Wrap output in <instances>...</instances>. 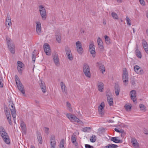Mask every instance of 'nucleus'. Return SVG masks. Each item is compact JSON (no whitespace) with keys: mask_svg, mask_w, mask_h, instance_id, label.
I'll return each mask as SVG.
<instances>
[{"mask_svg":"<svg viewBox=\"0 0 148 148\" xmlns=\"http://www.w3.org/2000/svg\"><path fill=\"white\" fill-rule=\"evenodd\" d=\"M0 134L4 142L8 144H10V141L8 134L2 126L0 127Z\"/></svg>","mask_w":148,"mask_h":148,"instance_id":"f257e3e1","label":"nucleus"},{"mask_svg":"<svg viewBox=\"0 0 148 148\" xmlns=\"http://www.w3.org/2000/svg\"><path fill=\"white\" fill-rule=\"evenodd\" d=\"M6 40L7 45L9 49L12 53L14 54L15 53V45L12 42V39L8 36H6Z\"/></svg>","mask_w":148,"mask_h":148,"instance_id":"f03ea898","label":"nucleus"},{"mask_svg":"<svg viewBox=\"0 0 148 148\" xmlns=\"http://www.w3.org/2000/svg\"><path fill=\"white\" fill-rule=\"evenodd\" d=\"M38 10L42 19L43 21L45 20L47 17V14L44 6L42 5H40L38 7Z\"/></svg>","mask_w":148,"mask_h":148,"instance_id":"7ed1b4c3","label":"nucleus"},{"mask_svg":"<svg viewBox=\"0 0 148 148\" xmlns=\"http://www.w3.org/2000/svg\"><path fill=\"white\" fill-rule=\"evenodd\" d=\"M83 71L85 75L87 77L90 78L91 74L90 72V68L87 64H84L83 67Z\"/></svg>","mask_w":148,"mask_h":148,"instance_id":"20e7f679","label":"nucleus"},{"mask_svg":"<svg viewBox=\"0 0 148 148\" xmlns=\"http://www.w3.org/2000/svg\"><path fill=\"white\" fill-rule=\"evenodd\" d=\"M66 116L71 122H75L77 123H79L81 122L80 120L77 118L76 116L72 114H67Z\"/></svg>","mask_w":148,"mask_h":148,"instance_id":"39448f33","label":"nucleus"},{"mask_svg":"<svg viewBox=\"0 0 148 148\" xmlns=\"http://www.w3.org/2000/svg\"><path fill=\"white\" fill-rule=\"evenodd\" d=\"M122 77L123 82L125 83V85H127L128 83V76L127 71L126 69L123 71Z\"/></svg>","mask_w":148,"mask_h":148,"instance_id":"423d86ee","label":"nucleus"},{"mask_svg":"<svg viewBox=\"0 0 148 148\" xmlns=\"http://www.w3.org/2000/svg\"><path fill=\"white\" fill-rule=\"evenodd\" d=\"M10 103L9 105V107L11 111L12 116L14 118H15L16 112L14 105L12 101H10Z\"/></svg>","mask_w":148,"mask_h":148,"instance_id":"0eeeda50","label":"nucleus"},{"mask_svg":"<svg viewBox=\"0 0 148 148\" xmlns=\"http://www.w3.org/2000/svg\"><path fill=\"white\" fill-rule=\"evenodd\" d=\"M105 107V103L103 102H102L100 105L98 107V111L99 114L102 116L104 114V107Z\"/></svg>","mask_w":148,"mask_h":148,"instance_id":"6e6552de","label":"nucleus"},{"mask_svg":"<svg viewBox=\"0 0 148 148\" xmlns=\"http://www.w3.org/2000/svg\"><path fill=\"white\" fill-rule=\"evenodd\" d=\"M44 49L46 54L48 56H49L51 54V51L49 45L46 44H45L43 46Z\"/></svg>","mask_w":148,"mask_h":148,"instance_id":"1a4fd4ad","label":"nucleus"},{"mask_svg":"<svg viewBox=\"0 0 148 148\" xmlns=\"http://www.w3.org/2000/svg\"><path fill=\"white\" fill-rule=\"evenodd\" d=\"M53 57L55 64L57 66H59L60 65L59 60L57 53H55L53 54Z\"/></svg>","mask_w":148,"mask_h":148,"instance_id":"9d476101","label":"nucleus"},{"mask_svg":"<svg viewBox=\"0 0 148 148\" xmlns=\"http://www.w3.org/2000/svg\"><path fill=\"white\" fill-rule=\"evenodd\" d=\"M50 140L51 148H56V142L55 140V136L54 135L51 136Z\"/></svg>","mask_w":148,"mask_h":148,"instance_id":"9b49d317","label":"nucleus"},{"mask_svg":"<svg viewBox=\"0 0 148 148\" xmlns=\"http://www.w3.org/2000/svg\"><path fill=\"white\" fill-rule=\"evenodd\" d=\"M130 97L132 100L134 102L136 101V92L135 90H133L130 92Z\"/></svg>","mask_w":148,"mask_h":148,"instance_id":"f8f14e48","label":"nucleus"},{"mask_svg":"<svg viewBox=\"0 0 148 148\" xmlns=\"http://www.w3.org/2000/svg\"><path fill=\"white\" fill-rule=\"evenodd\" d=\"M16 85L19 90L21 92L24 96H26L24 87L21 82L18 83V84H16Z\"/></svg>","mask_w":148,"mask_h":148,"instance_id":"ddd939ff","label":"nucleus"},{"mask_svg":"<svg viewBox=\"0 0 148 148\" xmlns=\"http://www.w3.org/2000/svg\"><path fill=\"white\" fill-rule=\"evenodd\" d=\"M36 32L38 35H40L41 32V24L39 21L36 22Z\"/></svg>","mask_w":148,"mask_h":148,"instance_id":"4468645a","label":"nucleus"},{"mask_svg":"<svg viewBox=\"0 0 148 148\" xmlns=\"http://www.w3.org/2000/svg\"><path fill=\"white\" fill-rule=\"evenodd\" d=\"M134 71L137 73H141L142 74L143 73V70L138 66L135 65L134 66Z\"/></svg>","mask_w":148,"mask_h":148,"instance_id":"2eb2a0df","label":"nucleus"},{"mask_svg":"<svg viewBox=\"0 0 148 148\" xmlns=\"http://www.w3.org/2000/svg\"><path fill=\"white\" fill-rule=\"evenodd\" d=\"M108 102L110 106H112L113 104V99L112 95L109 94L107 95Z\"/></svg>","mask_w":148,"mask_h":148,"instance_id":"dca6fc26","label":"nucleus"},{"mask_svg":"<svg viewBox=\"0 0 148 148\" xmlns=\"http://www.w3.org/2000/svg\"><path fill=\"white\" fill-rule=\"evenodd\" d=\"M60 86L63 92L67 95V91L66 90V87L65 84L62 82L60 83Z\"/></svg>","mask_w":148,"mask_h":148,"instance_id":"f3484780","label":"nucleus"},{"mask_svg":"<svg viewBox=\"0 0 148 148\" xmlns=\"http://www.w3.org/2000/svg\"><path fill=\"white\" fill-rule=\"evenodd\" d=\"M56 37L57 42L59 43L61 42V34L59 32H57L56 33Z\"/></svg>","mask_w":148,"mask_h":148,"instance_id":"a211bd4d","label":"nucleus"},{"mask_svg":"<svg viewBox=\"0 0 148 148\" xmlns=\"http://www.w3.org/2000/svg\"><path fill=\"white\" fill-rule=\"evenodd\" d=\"M97 86L99 91L101 92H103L104 88V84L103 83L98 82Z\"/></svg>","mask_w":148,"mask_h":148,"instance_id":"6ab92c4d","label":"nucleus"},{"mask_svg":"<svg viewBox=\"0 0 148 148\" xmlns=\"http://www.w3.org/2000/svg\"><path fill=\"white\" fill-rule=\"evenodd\" d=\"M114 91L116 96H118L119 95L120 88L119 85L117 84H115L114 86Z\"/></svg>","mask_w":148,"mask_h":148,"instance_id":"aec40b11","label":"nucleus"},{"mask_svg":"<svg viewBox=\"0 0 148 148\" xmlns=\"http://www.w3.org/2000/svg\"><path fill=\"white\" fill-rule=\"evenodd\" d=\"M5 24L7 27H9L12 24L10 16L8 15L6 20Z\"/></svg>","mask_w":148,"mask_h":148,"instance_id":"412c9836","label":"nucleus"},{"mask_svg":"<svg viewBox=\"0 0 148 148\" xmlns=\"http://www.w3.org/2000/svg\"><path fill=\"white\" fill-rule=\"evenodd\" d=\"M40 86L43 92L44 93L46 91V87L45 83L41 81V83L40 84Z\"/></svg>","mask_w":148,"mask_h":148,"instance_id":"4be33fe9","label":"nucleus"},{"mask_svg":"<svg viewBox=\"0 0 148 148\" xmlns=\"http://www.w3.org/2000/svg\"><path fill=\"white\" fill-rule=\"evenodd\" d=\"M97 42L98 45L99 46V47L100 49H103L104 48L103 45L102 41L100 37H98L97 40Z\"/></svg>","mask_w":148,"mask_h":148,"instance_id":"5701e85b","label":"nucleus"},{"mask_svg":"<svg viewBox=\"0 0 148 148\" xmlns=\"http://www.w3.org/2000/svg\"><path fill=\"white\" fill-rule=\"evenodd\" d=\"M118 137H112L111 140L115 143H121L122 140L118 139Z\"/></svg>","mask_w":148,"mask_h":148,"instance_id":"b1692460","label":"nucleus"},{"mask_svg":"<svg viewBox=\"0 0 148 148\" xmlns=\"http://www.w3.org/2000/svg\"><path fill=\"white\" fill-rule=\"evenodd\" d=\"M66 52L68 59L70 60H72L73 58L71 51L70 49H68V50H66Z\"/></svg>","mask_w":148,"mask_h":148,"instance_id":"393cba45","label":"nucleus"},{"mask_svg":"<svg viewBox=\"0 0 148 148\" xmlns=\"http://www.w3.org/2000/svg\"><path fill=\"white\" fill-rule=\"evenodd\" d=\"M97 66H100L99 67V69L101 71V72L103 73V72H105V69L104 67V66L103 65H101V64L99 62H97Z\"/></svg>","mask_w":148,"mask_h":148,"instance_id":"a878e982","label":"nucleus"},{"mask_svg":"<svg viewBox=\"0 0 148 148\" xmlns=\"http://www.w3.org/2000/svg\"><path fill=\"white\" fill-rule=\"evenodd\" d=\"M135 51V53L136 56L139 58H142L141 53L139 50L138 49V47Z\"/></svg>","mask_w":148,"mask_h":148,"instance_id":"bb28decb","label":"nucleus"},{"mask_svg":"<svg viewBox=\"0 0 148 148\" xmlns=\"http://www.w3.org/2000/svg\"><path fill=\"white\" fill-rule=\"evenodd\" d=\"M20 127L23 131L25 132L26 131V128L25 124L23 121H21L20 124Z\"/></svg>","mask_w":148,"mask_h":148,"instance_id":"cd10ccee","label":"nucleus"},{"mask_svg":"<svg viewBox=\"0 0 148 148\" xmlns=\"http://www.w3.org/2000/svg\"><path fill=\"white\" fill-rule=\"evenodd\" d=\"M131 143L133 146L134 147H136L138 145L137 140L134 138H132V139Z\"/></svg>","mask_w":148,"mask_h":148,"instance_id":"c85d7f7f","label":"nucleus"},{"mask_svg":"<svg viewBox=\"0 0 148 148\" xmlns=\"http://www.w3.org/2000/svg\"><path fill=\"white\" fill-rule=\"evenodd\" d=\"M118 147L117 145L113 144H109L105 147V148H116Z\"/></svg>","mask_w":148,"mask_h":148,"instance_id":"c756f323","label":"nucleus"},{"mask_svg":"<svg viewBox=\"0 0 148 148\" xmlns=\"http://www.w3.org/2000/svg\"><path fill=\"white\" fill-rule=\"evenodd\" d=\"M37 138L39 143L42 144V139L41 135L40 133H37Z\"/></svg>","mask_w":148,"mask_h":148,"instance_id":"7c9ffc66","label":"nucleus"},{"mask_svg":"<svg viewBox=\"0 0 148 148\" xmlns=\"http://www.w3.org/2000/svg\"><path fill=\"white\" fill-rule=\"evenodd\" d=\"M36 51V50H34V51L32 53V59L33 61L35 62L36 59V57L37 55V53H35Z\"/></svg>","mask_w":148,"mask_h":148,"instance_id":"2f4dec72","label":"nucleus"},{"mask_svg":"<svg viewBox=\"0 0 148 148\" xmlns=\"http://www.w3.org/2000/svg\"><path fill=\"white\" fill-rule=\"evenodd\" d=\"M104 38L105 40V41L107 44L109 45L110 43V39L109 37L107 35L104 36Z\"/></svg>","mask_w":148,"mask_h":148,"instance_id":"473e14b6","label":"nucleus"},{"mask_svg":"<svg viewBox=\"0 0 148 148\" xmlns=\"http://www.w3.org/2000/svg\"><path fill=\"white\" fill-rule=\"evenodd\" d=\"M111 15L114 19L118 20L119 19V17L117 14L114 12H112L111 13Z\"/></svg>","mask_w":148,"mask_h":148,"instance_id":"72a5a7b5","label":"nucleus"},{"mask_svg":"<svg viewBox=\"0 0 148 148\" xmlns=\"http://www.w3.org/2000/svg\"><path fill=\"white\" fill-rule=\"evenodd\" d=\"M96 138L95 135H92L90 138V141L92 143L95 142Z\"/></svg>","mask_w":148,"mask_h":148,"instance_id":"f704fd0d","label":"nucleus"},{"mask_svg":"<svg viewBox=\"0 0 148 148\" xmlns=\"http://www.w3.org/2000/svg\"><path fill=\"white\" fill-rule=\"evenodd\" d=\"M4 112L6 116L10 114L9 110L7 107L4 108Z\"/></svg>","mask_w":148,"mask_h":148,"instance_id":"c9c22d12","label":"nucleus"},{"mask_svg":"<svg viewBox=\"0 0 148 148\" xmlns=\"http://www.w3.org/2000/svg\"><path fill=\"white\" fill-rule=\"evenodd\" d=\"M7 119L9 123V124L10 125H12V123L11 121V117L10 114H9V115H8L6 116Z\"/></svg>","mask_w":148,"mask_h":148,"instance_id":"e433bc0d","label":"nucleus"},{"mask_svg":"<svg viewBox=\"0 0 148 148\" xmlns=\"http://www.w3.org/2000/svg\"><path fill=\"white\" fill-rule=\"evenodd\" d=\"M77 51L78 53L80 54H81L83 53V48L82 47H76Z\"/></svg>","mask_w":148,"mask_h":148,"instance_id":"4c0bfd02","label":"nucleus"},{"mask_svg":"<svg viewBox=\"0 0 148 148\" xmlns=\"http://www.w3.org/2000/svg\"><path fill=\"white\" fill-rule=\"evenodd\" d=\"M124 107L126 111H129L131 110L132 108L131 106V105H129L126 104L125 106Z\"/></svg>","mask_w":148,"mask_h":148,"instance_id":"58836bf2","label":"nucleus"},{"mask_svg":"<svg viewBox=\"0 0 148 148\" xmlns=\"http://www.w3.org/2000/svg\"><path fill=\"white\" fill-rule=\"evenodd\" d=\"M76 137L75 135H73L71 137V141L73 143H74L76 141Z\"/></svg>","mask_w":148,"mask_h":148,"instance_id":"ea45409f","label":"nucleus"},{"mask_svg":"<svg viewBox=\"0 0 148 148\" xmlns=\"http://www.w3.org/2000/svg\"><path fill=\"white\" fill-rule=\"evenodd\" d=\"M142 44L144 48L148 47V45L147 42L145 40H143Z\"/></svg>","mask_w":148,"mask_h":148,"instance_id":"a19ab883","label":"nucleus"},{"mask_svg":"<svg viewBox=\"0 0 148 148\" xmlns=\"http://www.w3.org/2000/svg\"><path fill=\"white\" fill-rule=\"evenodd\" d=\"M15 79L16 84H18V83L21 82L19 78L17 75H15Z\"/></svg>","mask_w":148,"mask_h":148,"instance_id":"79ce46f5","label":"nucleus"},{"mask_svg":"<svg viewBox=\"0 0 148 148\" xmlns=\"http://www.w3.org/2000/svg\"><path fill=\"white\" fill-rule=\"evenodd\" d=\"M95 49V47L93 43L90 44L89 45V50Z\"/></svg>","mask_w":148,"mask_h":148,"instance_id":"37998d69","label":"nucleus"},{"mask_svg":"<svg viewBox=\"0 0 148 148\" xmlns=\"http://www.w3.org/2000/svg\"><path fill=\"white\" fill-rule=\"evenodd\" d=\"M140 108L141 110H144L146 109V107L143 104H140L139 105Z\"/></svg>","mask_w":148,"mask_h":148,"instance_id":"c03bdc74","label":"nucleus"},{"mask_svg":"<svg viewBox=\"0 0 148 148\" xmlns=\"http://www.w3.org/2000/svg\"><path fill=\"white\" fill-rule=\"evenodd\" d=\"M66 103L67 107L69 108V110L70 111H71L72 110L70 103L68 101H67Z\"/></svg>","mask_w":148,"mask_h":148,"instance_id":"a18cd8bd","label":"nucleus"},{"mask_svg":"<svg viewBox=\"0 0 148 148\" xmlns=\"http://www.w3.org/2000/svg\"><path fill=\"white\" fill-rule=\"evenodd\" d=\"M18 66L17 67H19L20 68H22L23 66V64L21 61H18L17 62Z\"/></svg>","mask_w":148,"mask_h":148,"instance_id":"49530a36","label":"nucleus"},{"mask_svg":"<svg viewBox=\"0 0 148 148\" xmlns=\"http://www.w3.org/2000/svg\"><path fill=\"white\" fill-rule=\"evenodd\" d=\"M89 51H90V53L91 54H92V56L93 57H94L95 56V54L96 52H95V49L93 50H89Z\"/></svg>","mask_w":148,"mask_h":148,"instance_id":"de8ad7c7","label":"nucleus"},{"mask_svg":"<svg viewBox=\"0 0 148 148\" xmlns=\"http://www.w3.org/2000/svg\"><path fill=\"white\" fill-rule=\"evenodd\" d=\"M125 20L127 22V23L128 25L130 26L131 23L130 22V19L128 16H127L125 18Z\"/></svg>","mask_w":148,"mask_h":148,"instance_id":"09e8293b","label":"nucleus"},{"mask_svg":"<svg viewBox=\"0 0 148 148\" xmlns=\"http://www.w3.org/2000/svg\"><path fill=\"white\" fill-rule=\"evenodd\" d=\"M76 47H82V45L80 41H77L76 43Z\"/></svg>","mask_w":148,"mask_h":148,"instance_id":"8fccbe9b","label":"nucleus"},{"mask_svg":"<svg viewBox=\"0 0 148 148\" xmlns=\"http://www.w3.org/2000/svg\"><path fill=\"white\" fill-rule=\"evenodd\" d=\"M122 132H121V136L123 138H124L126 135V133L124 131L122 130Z\"/></svg>","mask_w":148,"mask_h":148,"instance_id":"3c124183","label":"nucleus"},{"mask_svg":"<svg viewBox=\"0 0 148 148\" xmlns=\"http://www.w3.org/2000/svg\"><path fill=\"white\" fill-rule=\"evenodd\" d=\"M64 139H62L60 143V146H64Z\"/></svg>","mask_w":148,"mask_h":148,"instance_id":"603ef678","label":"nucleus"},{"mask_svg":"<svg viewBox=\"0 0 148 148\" xmlns=\"http://www.w3.org/2000/svg\"><path fill=\"white\" fill-rule=\"evenodd\" d=\"M22 68H20L19 67H17V70H18V72L19 73H20L21 74H22V71H23V70L22 69Z\"/></svg>","mask_w":148,"mask_h":148,"instance_id":"864d4df0","label":"nucleus"},{"mask_svg":"<svg viewBox=\"0 0 148 148\" xmlns=\"http://www.w3.org/2000/svg\"><path fill=\"white\" fill-rule=\"evenodd\" d=\"M90 129V128L88 127H86L83 128V131L84 132H86L88 131V130Z\"/></svg>","mask_w":148,"mask_h":148,"instance_id":"5fc2aeb1","label":"nucleus"},{"mask_svg":"<svg viewBox=\"0 0 148 148\" xmlns=\"http://www.w3.org/2000/svg\"><path fill=\"white\" fill-rule=\"evenodd\" d=\"M3 79H0V88H3Z\"/></svg>","mask_w":148,"mask_h":148,"instance_id":"6e6d98bb","label":"nucleus"},{"mask_svg":"<svg viewBox=\"0 0 148 148\" xmlns=\"http://www.w3.org/2000/svg\"><path fill=\"white\" fill-rule=\"evenodd\" d=\"M85 147L86 148H94L93 146L88 144H85Z\"/></svg>","mask_w":148,"mask_h":148,"instance_id":"4d7b16f0","label":"nucleus"},{"mask_svg":"<svg viewBox=\"0 0 148 148\" xmlns=\"http://www.w3.org/2000/svg\"><path fill=\"white\" fill-rule=\"evenodd\" d=\"M140 3L142 5H145V3L144 0H139Z\"/></svg>","mask_w":148,"mask_h":148,"instance_id":"13d9d810","label":"nucleus"},{"mask_svg":"<svg viewBox=\"0 0 148 148\" xmlns=\"http://www.w3.org/2000/svg\"><path fill=\"white\" fill-rule=\"evenodd\" d=\"M45 132L48 134L49 133V128L47 127H45Z\"/></svg>","mask_w":148,"mask_h":148,"instance_id":"bf43d9fd","label":"nucleus"},{"mask_svg":"<svg viewBox=\"0 0 148 148\" xmlns=\"http://www.w3.org/2000/svg\"><path fill=\"white\" fill-rule=\"evenodd\" d=\"M123 129H120V130H119L118 129L115 128L114 129V130L116 131V132H118V133H120L121 132H122V130Z\"/></svg>","mask_w":148,"mask_h":148,"instance_id":"052dcab7","label":"nucleus"},{"mask_svg":"<svg viewBox=\"0 0 148 148\" xmlns=\"http://www.w3.org/2000/svg\"><path fill=\"white\" fill-rule=\"evenodd\" d=\"M144 133L146 134H148V131L146 129H144L143 130Z\"/></svg>","mask_w":148,"mask_h":148,"instance_id":"680f3d73","label":"nucleus"},{"mask_svg":"<svg viewBox=\"0 0 148 148\" xmlns=\"http://www.w3.org/2000/svg\"><path fill=\"white\" fill-rule=\"evenodd\" d=\"M131 84L132 85H134L135 84V82L134 80L133 79L131 80L130 82Z\"/></svg>","mask_w":148,"mask_h":148,"instance_id":"e2e57ef3","label":"nucleus"},{"mask_svg":"<svg viewBox=\"0 0 148 148\" xmlns=\"http://www.w3.org/2000/svg\"><path fill=\"white\" fill-rule=\"evenodd\" d=\"M145 51L148 54V47L144 48Z\"/></svg>","mask_w":148,"mask_h":148,"instance_id":"0e129e2a","label":"nucleus"},{"mask_svg":"<svg viewBox=\"0 0 148 148\" xmlns=\"http://www.w3.org/2000/svg\"><path fill=\"white\" fill-rule=\"evenodd\" d=\"M73 144L75 145L76 147H78V144L77 143L75 142V143H74Z\"/></svg>","mask_w":148,"mask_h":148,"instance_id":"69168bd1","label":"nucleus"},{"mask_svg":"<svg viewBox=\"0 0 148 148\" xmlns=\"http://www.w3.org/2000/svg\"><path fill=\"white\" fill-rule=\"evenodd\" d=\"M117 2L119 3H121V2L122 0H116Z\"/></svg>","mask_w":148,"mask_h":148,"instance_id":"338daca9","label":"nucleus"},{"mask_svg":"<svg viewBox=\"0 0 148 148\" xmlns=\"http://www.w3.org/2000/svg\"><path fill=\"white\" fill-rule=\"evenodd\" d=\"M103 24L106 25V21L105 20H103Z\"/></svg>","mask_w":148,"mask_h":148,"instance_id":"774afa93","label":"nucleus"}]
</instances>
